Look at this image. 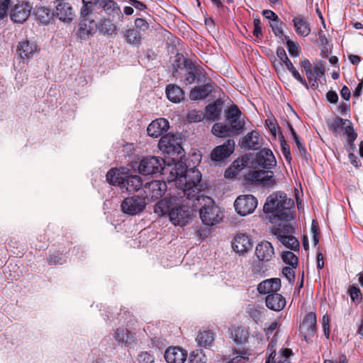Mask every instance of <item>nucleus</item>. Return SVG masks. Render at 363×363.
Here are the masks:
<instances>
[{
  "instance_id": "ea45409f",
  "label": "nucleus",
  "mask_w": 363,
  "mask_h": 363,
  "mask_svg": "<svg viewBox=\"0 0 363 363\" xmlns=\"http://www.w3.org/2000/svg\"><path fill=\"white\" fill-rule=\"evenodd\" d=\"M82 6L80 9V19L88 20L89 16L92 13L94 6L99 4V0H82Z\"/></svg>"
},
{
  "instance_id": "412c9836",
  "label": "nucleus",
  "mask_w": 363,
  "mask_h": 363,
  "mask_svg": "<svg viewBox=\"0 0 363 363\" xmlns=\"http://www.w3.org/2000/svg\"><path fill=\"white\" fill-rule=\"evenodd\" d=\"M281 222L273 226L271 229V233L276 237L277 240L285 239L286 236L294 234V229L289 223L290 220H279Z\"/></svg>"
},
{
  "instance_id": "dca6fc26",
  "label": "nucleus",
  "mask_w": 363,
  "mask_h": 363,
  "mask_svg": "<svg viewBox=\"0 0 363 363\" xmlns=\"http://www.w3.org/2000/svg\"><path fill=\"white\" fill-rule=\"evenodd\" d=\"M263 144V138L257 130H252L243 137L240 143L245 150H258Z\"/></svg>"
},
{
  "instance_id": "423d86ee",
  "label": "nucleus",
  "mask_w": 363,
  "mask_h": 363,
  "mask_svg": "<svg viewBox=\"0 0 363 363\" xmlns=\"http://www.w3.org/2000/svg\"><path fill=\"white\" fill-rule=\"evenodd\" d=\"M145 197L139 196L127 197L121 204L122 212L129 216L140 214L145 210Z\"/></svg>"
},
{
  "instance_id": "774afa93",
  "label": "nucleus",
  "mask_w": 363,
  "mask_h": 363,
  "mask_svg": "<svg viewBox=\"0 0 363 363\" xmlns=\"http://www.w3.org/2000/svg\"><path fill=\"white\" fill-rule=\"evenodd\" d=\"M313 72L319 79L325 74V69L322 64L317 63L313 67H312Z\"/></svg>"
},
{
  "instance_id": "0eeeda50",
  "label": "nucleus",
  "mask_w": 363,
  "mask_h": 363,
  "mask_svg": "<svg viewBox=\"0 0 363 363\" xmlns=\"http://www.w3.org/2000/svg\"><path fill=\"white\" fill-rule=\"evenodd\" d=\"M242 112L238 106L233 104L225 110L226 121L230 125V128L233 130V134L239 135L244 129L245 122L242 118Z\"/></svg>"
},
{
  "instance_id": "5701e85b",
  "label": "nucleus",
  "mask_w": 363,
  "mask_h": 363,
  "mask_svg": "<svg viewBox=\"0 0 363 363\" xmlns=\"http://www.w3.org/2000/svg\"><path fill=\"white\" fill-rule=\"evenodd\" d=\"M281 288V280L278 278H272L260 282L257 286V291L261 294H270L277 292Z\"/></svg>"
},
{
  "instance_id": "a211bd4d",
  "label": "nucleus",
  "mask_w": 363,
  "mask_h": 363,
  "mask_svg": "<svg viewBox=\"0 0 363 363\" xmlns=\"http://www.w3.org/2000/svg\"><path fill=\"white\" fill-rule=\"evenodd\" d=\"M38 51L37 44L34 41L23 40L17 47V54L23 60H30Z\"/></svg>"
},
{
  "instance_id": "13d9d810",
  "label": "nucleus",
  "mask_w": 363,
  "mask_h": 363,
  "mask_svg": "<svg viewBox=\"0 0 363 363\" xmlns=\"http://www.w3.org/2000/svg\"><path fill=\"white\" fill-rule=\"evenodd\" d=\"M203 114L200 111L192 110L187 114V120L189 123H196L201 121L203 118Z\"/></svg>"
},
{
  "instance_id": "4be33fe9",
  "label": "nucleus",
  "mask_w": 363,
  "mask_h": 363,
  "mask_svg": "<svg viewBox=\"0 0 363 363\" xmlns=\"http://www.w3.org/2000/svg\"><path fill=\"white\" fill-rule=\"evenodd\" d=\"M285 298L277 292L268 294L265 298L266 306L274 311H281L286 306Z\"/></svg>"
},
{
  "instance_id": "f8f14e48",
  "label": "nucleus",
  "mask_w": 363,
  "mask_h": 363,
  "mask_svg": "<svg viewBox=\"0 0 363 363\" xmlns=\"http://www.w3.org/2000/svg\"><path fill=\"white\" fill-rule=\"evenodd\" d=\"M233 251L239 255H245L252 249V243L250 237L245 233H238L232 243Z\"/></svg>"
},
{
  "instance_id": "393cba45",
  "label": "nucleus",
  "mask_w": 363,
  "mask_h": 363,
  "mask_svg": "<svg viewBox=\"0 0 363 363\" xmlns=\"http://www.w3.org/2000/svg\"><path fill=\"white\" fill-rule=\"evenodd\" d=\"M55 15L62 21H71L74 13L72 6L67 2H60L56 6Z\"/></svg>"
},
{
  "instance_id": "9b49d317",
  "label": "nucleus",
  "mask_w": 363,
  "mask_h": 363,
  "mask_svg": "<svg viewBox=\"0 0 363 363\" xmlns=\"http://www.w3.org/2000/svg\"><path fill=\"white\" fill-rule=\"evenodd\" d=\"M316 315L313 312L307 313L300 324L299 330L307 342L315 337L316 333Z\"/></svg>"
},
{
  "instance_id": "4468645a",
  "label": "nucleus",
  "mask_w": 363,
  "mask_h": 363,
  "mask_svg": "<svg viewBox=\"0 0 363 363\" xmlns=\"http://www.w3.org/2000/svg\"><path fill=\"white\" fill-rule=\"evenodd\" d=\"M179 139L174 135L166 134L162 135L158 143L159 148L168 154L175 152L179 154L182 147L179 143Z\"/></svg>"
},
{
  "instance_id": "603ef678",
  "label": "nucleus",
  "mask_w": 363,
  "mask_h": 363,
  "mask_svg": "<svg viewBox=\"0 0 363 363\" xmlns=\"http://www.w3.org/2000/svg\"><path fill=\"white\" fill-rule=\"evenodd\" d=\"M344 130H345V133L347 135V140L350 144V150H353L354 149V141L357 139V134L354 131L353 127L352 126L351 123H350V124H347V125H345Z\"/></svg>"
},
{
  "instance_id": "4c0bfd02",
  "label": "nucleus",
  "mask_w": 363,
  "mask_h": 363,
  "mask_svg": "<svg viewBox=\"0 0 363 363\" xmlns=\"http://www.w3.org/2000/svg\"><path fill=\"white\" fill-rule=\"evenodd\" d=\"M247 159L242 157L241 159H238L234 161L231 167L225 171L224 176L225 178H233L239 174L240 169L246 166Z\"/></svg>"
},
{
  "instance_id": "8fccbe9b",
  "label": "nucleus",
  "mask_w": 363,
  "mask_h": 363,
  "mask_svg": "<svg viewBox=\"0 0 363 363\" xmlns=\"http://www.w3.org/2000/svg\"><path fill=\"white\" fill-rule=\"evenodd\" d=\"M281 259L284 263L290 265L292 268H296L298 259L294 252L291 251L283 252Z\"/></svg>"
},
{
  "instance_id": "864d4df0",
  "label": "nucleus",
  "mask_w": 363,
  "mask_h": 363,
  "mask_svg": "<svg viewBox=\"0 0 363 363\" xmlns=\"http://www.w3.org/2000/svg\"><path fill=\"white\" fill-rule=\"evenodd\" d=\"M286 45L291 56L298 57L301 52V48L298 43L286 38Z\"/></svg>"
},
{
  "instance_id": "7ed1b4c3",
  "label": "nucleus",
  "mask_w": 363,
  "mask_h": 363,
  "mask_svg": "<svg viewBox=\"0 0 363 363\" xmlns=\"http://www.w3.org/2000/svg\"><path fill=\"white\" fill-rule=\"evenodd\" d=\"M294 203L291 199L287 198L285 193L278 191L269 196L264 205L263 211L264 213H274L272 220H291L292 214L291 208Z\"/></svg>"
},
{
  "instance_id": "69168bd1",
  "label": "nucleus",
  "mask_w": 363,
  "mask_h": 363,
  "mask_svg": "<svg viewBox=\"0 0 363 363\" xmlns=\"http://www.w3.org/2000/svg\"><path fill=\"white\" fill-rule=\"evenodd\" d=\"M253 35L258 38L262 36V28H261V21L259 18H255L253 21Z\"/></svg>"
},
{
  "instance_id": "39448f33",
  "label": "nucleus",
  "mask_w": 363,
  "mask_h": 363,
  "mask_svg": "<svg viewBox=\"0 0 363 363\" xmlns=\"http://www.w3.org/2000/svg\"><path fill=\"white\" fill-rule=\"evenodd\" d=\"M164 160L159 157L149 156L144 157L139 164V172L144 175L164 174Z\"/></svg>"
},
{
  "instance_id": "c03bdc74",
  "label": "nucleus",
  "mask_w": 363,
  "mask_h": 363,
  "mask_svg": "<svg viewBox=\"0 0 363 363\" xmlns=\"http://www.w3.org/2000/svg\"><path fill=\"white\" fill-rule=\"evenodd\" d=\"M35 16L37 19L42 23H48L55 16L54 12H51L50 10L45 6H36Z\"/></svg>"
},
{
  "instance_id": "f3484780",
  "label": "nucleus",
  "mask_w": 363,
  "mask_h": 363,
  "mask_svg": "<svg viewBox=\"0 0 363 363\" xmlns=\"http://www.w3.org/2000/svg\"><path fill=\"white\" fill-rule=\"evenodd\" d=\"M230 338L237 345H245L250 337L247 328L242 325H232L229 328Z\"/></svg>"
},
{
  "instance_id": "2eb2a0df",
  "label": "nucleus",
  "mask_w": 363,
  "mask_h": 363,
  "mask_svg": "<svg viewBox=\"0 0 363 363\" xmlns=\"http://www.w3.org/2000/svg\"><path fill=\"white\" fill-rule=\"evenodd\" d=\"M255 163L263 169H270L277 165V160L270 149L262 148L256 154Z\"/></svg>"
},
{
  "instance_id": "bf43d9fd",
  "label": "nucleus",
  "mask_w": 363,
  "mask_h": 363,
  "mask_svg": "<svg viewBox=\"0 0 363 363\" xmlns=\"http://www.w3.org/2000/svg\"><path fill=\"white\" fill-rule=\"evenodd\" d=\"M11 0H0V20L7 17Z\"/></svg>"
},
{
  "instance_id": "473e14b6",
  "label": "nucleus",
  "mask_w": 363,
  "mask_h": 363,
  "mask_svg": "<svg viewBox=\"0 0 363 363\" xmlns=\"http://www.w3.org/2000/svg\"><path fill=\"white\" fill-rule=\"evenodd\" d=\"M350 124V121L340 117H335L328 120V128L333 133L335 136L338 135L345 129V125Z\"/></svg>"
},
{
  "instance_id": "2f4dec72",
  "label": "nucleus",
  "mask_w": 363,
  "mask_h": 363,
  "mask_svg": "<svg viewBox=\"0 0 363 363\" xmlns=\"http://www.w3.org/2000/svg\"><path fill=\"white\" fill-rule=\"evenodd\" d=\"M97 27L99 32L104 35L114 37L117 34V27L110 18H101Z\"/></svg>"
},
{
  "instance_id": "20e7f679",
  "label": "nucleus",
  "mask_w": 363,
  "mask_h": 363,
  "mask_svg": "<svg viewBox=\"0 0 363 363\" xmlns=\"http://www.w3.org/2000/svg\"><path fill=\"white\" fill-rule=\"evenodd\" d=\"M199 206L200 217L204 225L212 226L220 221V208L211 198L204 195L197 196L192 202V208H197Z\"/></svg>"
},
{
  "instance_id": "58836bf2",
  "label": "nucleus",
  "mask_w": 363,
  "mask_h": 363,
  "mask_svg": "<svg viewBox=\"0 0 363 363\" xmlns=\"http://www.w3.org/2000/svg\"><path fill=\"white\" fill-rule=\"evenodd\" d=\"M114 339L119 343L128 345L134 341V336L128 329L118 328L115 332Z\"/></svg>"
},
{
  "instance_id": "5fc2aeb1",
  "label": "nucleus",
  "mask_w": 363,
  "mask_h": 363,
  "mask_svg": "<svg viewBox=\"0 0 363 363\" xmlns=\"http://www.w3.org/2000/svg\"><path fill=\"white\" fill-rule=\"evenodd\" d=\"M262 308L258 306H249L247 313L249 316L257 323L262 317Z\"/></svg>"
},
{
  "instance_id": "c9c22d12",
  "label": "nucleus",
  "mask_w": 363,
  "mask_h": 363,
  "mask_svg": "<svg viewBox=\"0 0 363 363\" xmlns=\"http://www.w3.org/2000/svg\"><path fill=\"white\" fill-rule=\"evenodd\" d=\"M125 42L133 46L139 47L142 41L141 34L135 28H128L123 32Z\"/></svg>"
},
{
  "instance_id": "49530a36",
  "label": "nucleus",
  "mask_w": 363,
  "mask_h": 363,
  "mask_svg": "<svg viewBox=\"0 0 363 363\" xmlns=\"http://www.w3.org/2000/svg\"><path fill=\"white\" fill-rule=\"evenodd\" d=\"M249 359L247 352L242 351L240 354L229 359L225 357H217L216 363H246Z\"/></svg>"
},
{
  "instance_id": "4d7b16f0",
  "label": "nucleus",
  "mask_w": 363,
  "mask_h": 363,
  "mask_svg": "<svg viewBox=\"0 0 363 363\" xmlns=\"http://www.w3.org/2000/svg\"><path fill=\"white\" fill-rule=\"evenodd\" d=\"M281 152L288 163H291L292 157L290 152V146L287 144L284 136L281 137L280 140Z\"/></svg>"
},
{
  "instance_id": "c85d7f7f",
  "label": "nucleus",
  "mask_w": 363,
  "mask_h": 363,
  "mask_svg": "<svg viewBox=\"0 0 363 363\" xmlns=\"http://www.w3.org/2000/svg\"><path fill=\"white\" fill-rule=\"evenodd\" d=\"M222 108L223 102L220 99H217L214 102L209 104L206 107V118L211 121H218Z\"/></svg>"
},
{
  "instance_id": "bb28decb",
  "label": "nucleus",
  "mask_w": 363,
  "mask_h": 363,
  "mask_svg": "<svg viewBox=\"0 0 363 363\" xmlns=\"http://www.w3.org/2000/svg\"><path fill=\"white\" fill-rule=\"evenodd\" d=\"M172 65L175 69V72H177V69H188L189 70H194L197 73L201 72V67L197 66L191 60L184 57L183 55L179 53H177L175 56Z\"/></svg>"
},
{
  "instance_id": "e2e57ef3",
  "label": "nucleus",
  "mask_w": 363,
  "mask_h": 363,
  "mask_svg": "<svg viewBox=\"0 0 363 363\" xmlns=\"http://www.w3.org/2000/svg\"><path fill=\"white\" fill-rule=\"evenodd\" d=\"M294 269V268H292V267H284L282 269L283 275L288 279L290 283L294 282L295 279V273Z\"/></svg>"
},
{
  "instance_id": "aec40b11",
  "label": "nucleus",
  "mask_w": 363,
  "mask_h": 363,
  "mask_svg": "<svg viewBox=\"0 0 363 363\" xmlns=\"http://www.w3.org/2000/svg\"><path fill=\"white\" fill-rule=\"evenodd\" d=\"M255 255L259 261L268 262L274 255V247L269 242L262 241L257 245Z\"/></svg>"
},
{
  "instance_id": "a18cd8bd",
  "label": "nucleus",
  "mask_w": 363,
  "mask_h": 363,
  "mask_svg": "<svg viewBox=\"0 0 363 363\" xmlns=\"http://www.w3.org/2000/svg\"><path fill=\"white\" fill-rule=\"evenodd\" d=\"M198 81H203L206 82V79H208L207 74L205 72H203V69L201 67V72L198 73L194 70H190L185 74L184 82L186 84H193L196 79Z\"/></svg>"
},
{
  "instance_id": "0e129e2a",
  "label": "nucleus",
  "mask_w": 363,
  "mask_h": 363,
  "mask_svg": "<svg viewBox=\"0 0 363 363\" xmlns=\"http://www.w3.org/2000/svg\"><path fill=\"white\" fill-rule=\"evenodd\" d=\"M135 26L138 29L143 32L147 30L149 28V23L145 19L142 18H138L135 20Z\"/></svg>"
},
{
  "instance_id": "b1692460",
  "label": "nucleus",
  "mask_w": 363,
  "mask_h": 363,
  "mask_svg": "<svg viewBox=\"0 0 363 363\" xmlns=\"http://www.w3.org/2000/svg\"><path fill=\"white\" fill-rule=\"evenodd\" d=\"M213 84L212 82H206L203 85L195 86L190 91V99L196 101L206 99L213 91Z\"/></svg>"
},
{
  "instance_id": "6ab92c4d",
  "label": "nucleus",
  "mask_w": 363,
  "mask_h": 363,
  "mask_svg": "<svg viewBox=\"0 0 363 363\" xmlns=\"http://www.w3.org/2000/svg\"><path fill=\"white\" fill-rule=\"evenodd\" d=\"M169 121L163 118L152 121L147 127V134L152 138L163 135L169 129Z\"/></svg>"
},
{
  "instance_id": "a878e982",
  "label": "nucleus",
  "mask_w": 363,
  "mask_h": 363,
  "mask_svg": "<svg viewBox=\"0 0 363 363\" xmlns=\"http://www.w3.org/2000/svg\"><path fill=\"white\" fill-rule=\"evenodd\" d=\"M164 358L168 363H186V354L179 347L168 348Z\"/></svg>"
},
{
  "instance_id": "79ce46f5",
  "label": "nucleus",
  "mask_w": 363,
  "mask_h": 363,
  "mask_svg": "<svg viewBox=\"0 0 363 363\" xmlns=\"http://www.w3.org/2000/svg\"><path fill=\"white\" fill-rule=\"evenodd\" d=\"M107 182L112 185H118L122 187L125 175L117 169H111L106 174Z\"/></svg>"
},
{
  "instance_id": "6e6d98bb",
  "label": "nucleus",
  "mask_w": 363,
  "mask_h": 363,
  "mask_svg": "<svg viewBox=\"0 0 363 363\" xmlns=\"http://www.w3.org/2000/svg\"><path fill=\"white\" fill-rule=\"evenodd\" d=\"M349 294L351 300L355 303H360L362 299V294L360 289L354 285H352L349 288Z\"/></svg>"
},
{
  "instance_id": "1a4fd4ad",
  "label": "nucleus",
  "mask_w": 363,
  "mask_h": 363,
  "mask_svg": "<svg viewBox=\"0 0 363 363\" xmlns=\"http://www.w3.org/2000/svg\"><path fill=\"white\" fill-rule=\"evenodd\" d=\"M234 206L239 215L245 216L254 212L257 206V200L250 194L240 195L235 201Z\"/></svg>"
},
{
  "instance_id": "e433bc0d",
  "label": "nucleus",
  "mask_w": 363,
  "mask_h": 363,
  "mask_svg": "<svg viewBox=\"0 0 363 363\" xmlns=\"http://www.w3.org/2000/svg\"><path fill=\"white\" fill-rule=\"evenodd\" d=\"M196 341L201 347H203L205 348L209 347L212 345L214 341V334L209 330L199 331L196 338Z\"/></svg>"
},
{
  "instance_id": "3c124183",
  "label": "nucleus",
  "mask_w": 363,
  "mask_h": 363,
  "mask_svg": "<svg viewBox=\"0 0 363 363\" xmlns=\"http://www.w3.org/2000/svg\"><path fill=\"white\" fill-rule=\"evenodd\" d=\"M282 22L277 19L274 22H271L270 26L272 27V31L274 34L279 38L282 41L286 40V36L284 34V31L282 29Z\"/></svg>"
},
{
  "instance_id": "37998d69",
  "label": "nucleus",
  "mask_w": 363,
  "mask_h": 363,
  "mask_svg": "<svg viewBox=\"0 0 363 363\" xmlns=\"http://www.w3.org/2000/svg\"><path fill=\"white\" fill-rule=\"evenodd\" d=\"M148 189L151 191L150 195L152 199H157L161 198L165 192L166 184L159 181H154L148 183Z\"/></svg>"
},
{
  "instance_id": "ddd939ff",
  "label": "nucleus",
  "mask_w": 363,
  "mask_h": 363,
  "mask_svg": "<svg viewBox=\"0 0 363 363\" xmlns=\"http://www.w3.org/2000/svg\"><path fill=\"white\" fill-rule=\"evenodd\" d=\"M235 142L228 139L223 145L216 147L211 152V159L213 162H222L228 158L234 151Z\"/></svg>"
},
{
  "instance_id": "de8ad7c7",
  "label": "nucleus",
  "mask_w": 363,
  "mask_h": 363,
  "mask_svg": "<svg viewBox=\"0 0 363 363\" xmlns=\"http://www.w3.org/2000/svg\"><path fill=\"white\" fill-rule=\"evenodd\" d=\"M284 246L294 251L299 250V242L294 234L289 235L285 239L278 240Z\"/></svg>"
},
{
  "instance_id": "9d476101",
  "label": "nucleus",
  "mask_w": 363,
  "mask_h": 363,
  "mask_svg": "<svg viewBox=\"0 0 363 363\" xmlns=\"http://www.w3.org/2000/svg\"><path fill=\"white\" fill-rule=\"evenodd\" d=\"M33 6L26 1H17L16 4L11 7L10 18L14 23H23L30 14Z\"/></svg>"
},
{
  "instance_id": "f704fd0d",
  "label": "nucleus",
  "mask_w": 363,
  "mask_h": 363,
  "mask_svg": "<svg viewBox=\"0 0 363 363\" xmlns=\"http://www.w3.org/2000/svg\"><path fill=\"white\" fill-rule=\"evenodd\" d=\"M294 26L298 35L306 37L311 33L310 23L303 17L297 16L293 19Z\"/></svg>"
},
{
  "instance_id": "052dcab7",
  "label": "nucleus",
  "mask_w": 363,
  "mask_h": 363,
  "mask_svg": "<svg viewBox=\"0 0 363 363\" xmlns=\"http://www.w3.org/2000/svg\"><path fill=\"white\" fill-rule=\"evenodd\" d=\"M296 145L297 146L298 154L304 160H308V154L307 152V150L303 145V144L301 142L299 138L294 139Z\"/></svg>"
},
{
  "instance_id": "c756f323",
  "label": "nucleus",
  "mask_w": 363,
  "mask_h": 363,
  "mask_svg": "<svg viewBox=\"0 0 363 363\" xmlns=\"http://www.w3.org/2000/svg\"><path fill=\"white\" fill-rule=\"evenodd\" d=\"M96 28L97 25L94 20H90L89 18L85 21L81 19L77 34L81 39H86L96 30Z\"/></svg>"
},
{
  "instance_id": "a19ab883",
  "label": "nucleus",
  "mask_w": 363,
  "mask_h": 363,
  "mask_svg": "<svg viewBox=\"0 0 363 363\" xmlns=\"http://www.w3.org/2000/svg\"><path fill=\"white\" fill-rule=\"evenodd\" d=\"M212 133L218 138H226L230 135H235L233 130L229 125L223 123H215L211 130Z\"/></svg>"
},
{
  "instance_id": "f257e3e1",
  "label": "nucleus",
  "mask_w": 363,
  "mask_h": 363,
  "mask_svg": "<svg viewBox=\"0 0 363 363\" xmlns=\"http://www.w3.org/2000/svg\"><path fill=\"white\" fill-rule=\"evenodd\" d=\"M200 171L194 167L187 169L182 162L175 164L170 170L169 181H174L176 186L182 191V198L194 201L199 195H203L204 185Z\"/></svg>"
},
{
  "instance_id": "680f3d73",
  "label": "nucleus",
  "mask_w": 363,
  "mask_h": 363,
  "mask_svg": "<svg viewBox=\"0 0 363 363\" xmlns=\"http://www.w3.org/2000/svg\"><path fill=\"white\" fill-rule=\"evenodd\" d=\"M139 363H153L154 357L147 352H142L138 356Z\"/></svg>"
},
{
  "instance_id": "338daca9",
  "label": "nucleus",
  "mask_w": 363,
  "mask_h": 363,
  "mask_svg": "<svg viewBox=\"0 0 363 363\" xmlns=\"http://www.w3.org/2000/svg\"><path fill=\"white\" fill-rule=\"evenodd\" d=\"M281 357L278 363H291L289 357L292 354V351L290 349L284 348L281 350Z\"/></svg>"
},
{
  "instance_id": "7c9ffc66",
  "label": "nucleus",
  "mask_w": 363,
  "mask_h": 363,
  "mask_svg": "<svg viewBox=\"0 0 363 363\" xmlns=\"http://www.w3.org/2000/svg\"><path fill=\"white\" fill-rule=\"evenodd\" d=\"M166 95L167 99L173 103H179L184 98V92L182 89L176 85L169 84L166 86Z\"/></svg>"
},
{
  "instance_id": "09e8293b",
  "label": "nucleus",
  "mask_w": 363,
  "mask_h": 363,
  "mask_svg": "<svg viewBox=\"0 0 363 363\" xmlns=\"http://www.w3.org/2000/svg\"><path fill=\"white\" fill-rule=\"evenodd\" d=\"M207 357L201 349H197L190 353L189 361L186 363H206Z\"/></svg>"
},
{
  "instance_id": "6e6552de",
  "label": "nucleus",
  "mask_w": 363,
  "mask_h": 363,
  "mask_svg": "<svg viewBox=\"0 0 363 363\" xmlns=\"http://www.w3.org/2000/svg\"><path fill=\"white\" fill-rule=\"evenodd\" d=\"M245 180L252 184H259L263 187H269L275 184L274 173L272 171L252 170L245 176Z\"/></svg>"
},
{
  "instance_id": "cd10ccee",
  "label": "nucleus",
  "mask_w": 363,
  "mask_h": 363,
  "mask_svg": "<svg viewBox=\"0 0 363 363\" xmlns=\"http://www.w3.org/2000/svg\"><path fill=\"white\" fill-rule=\"evenodd\" d=\"M99 6L108 16H116L119 19L123 20V14L121 8L113 0H99Z\"/></svg>"
},
{
  "instance_id": "72a5a7b5",
  "label": "nucleus",
  "mask_w": 363,
  "mask_h": 363,
  "mask_svg": "<svg viewBox=\"0 0 363 363\" xmlns=\"http://www.w3.org/2000/svg\"><path fill=\"white\" fill-rule=\"evenodd\" d=\"M143 182L138 175L125 176L121 188H125L129 192H134L140 189Z\"/></svg>"
},
{
  "instance_id": "f03ea898",
  "label": "nucleus",
  "mask_w": 363,
  "mask_h": 363,
  "mask_svg": "<svg viewBox=\"0 0 363 363\" xmlns=\"http://www.w3.org/2000/svg\"><path fill=\"white\" fill-rule=\"evenodd\" d=\"M192 201H186L182 196L164 198L154 207L155 213L160 216L168 215L174 225L184 226L189 223L193 216Z\"/></svg>"
}]
</instances>
